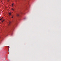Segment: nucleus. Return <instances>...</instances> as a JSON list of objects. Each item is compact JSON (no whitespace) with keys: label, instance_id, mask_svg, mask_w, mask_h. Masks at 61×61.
Wrapping results in <instances>:
<instances>
[{"label":"nucleus","instance_id":"nucleus-1","mask_svg":"<svg viewBox=\"0 0 61 61\" xmlns=\"http://www.w3.org/2000/svg\"><path fill=\"white\" fill-rule=\"evenodd\" d=\"M9 14L10 15L11 14V13L10 12V13H9Z\"/></svg>","mask_w":61,"mask_h":61},{"label":"nucleus","instance_id":"nucleus-2","mask_svg":"<svg viewBox=\"0 0 61 61\" xmlns=\"http://www.w3.org/2000/svg\"><path fill=\"white\" fill-rule=\"evenodd\" d=\"M16 15V16H19V14H17Z\"/></svg>","mask_w":61,"mask_h":61},{"label":"nucleus","instance_id":"nucleus-3","mask_svg":"<svg viewBox=\"0 0 61 61\" xmlns=\"http://www.w3.org/2000/svg\"><path fill=\"white\" fill-rule=\"evenodd\" d=\"M14 3L12 4V6H14Z\"/></svg>","mask_w":61,"mask_h":61},{"label":"nucleus","instance_id":"nucleus-4","mask_svg":"<svg viewBox=\"0 0 61 61\" xmlns=\"http://www.w3.org/2000/svg\"><path fill=\"white\" fill-rule=\"evenodd\" d=\"M12 10H13V11H14V9H13V8H12Z\"/></svg>","mask_w":61,"mask_h":61},{"label":"nucleus","instance_id":"nucleus-5","mask_svg":"<svg viewBox=\"0 0 61 61\" xmlns=\"http://www.w3.org/2000/svg\"><path fill=\"white\" fill-rule=\"evenodd\" d=\"M13 17H14V15H13L12 17L11 18H13Z\"/></svg>","mask_w":61,"mask_h":61},{"label":"nucleus","instance_id":"nucleus-6","mask_svg":"<svg viewBox=\"0 0 61 61\" xmlns=\"http://www.w3.org/2000/svg\"><path fill=\"white\" fill-rule=\"evenodd\" d=\"M11 22H10L9 23V24H11Z\"/></svg>","mask_w":61,"mask_h":61},{"label":"nucleus","instance_id":"nucleus-7","mask_svg":"<svg viewBox=\"0 0 61 61\" xmlns=\"http://www.w3.org/2000/svg\"><path fill=\"white\" fill-rule=\"evenodd\" d=\"M4 20H3L2 21V22H4Z\"/></svg>","mask_w":61,"mask_h":61},{"label":"nucleus","instance_id":"nucleus-8","mask_svg":"<svg viewBox=\"0 0 61 61\" xmlns=\"http://www.w3.org/2000/svg\"><path fill=\"white\" fill-rule=\"evenodd\" d=\"M2 18L0 19V20H2Z\"/></svg>","mask_w":61,"mask_h":61},{"label":"nucleus","instance_id":"nucleus-9","mask_svg":"<svg viewBox=\"0 0 61 61\" xmlns=\"http://www.w3.org/2000/svg\"><path fill=\"white\" fill-rule=\"evenodd\" d=\"M8 1H9V0H8Z\"/></svg>","mask_w":61,"mask_h":61}]
</instances>
